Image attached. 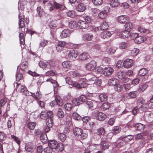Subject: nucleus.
Here are the masks:
<instances>
[{
  "mask_svg": "<svg viewBox=\"0 0 153 153\" xmlns=\"http://www.w3.org/2000/svg\"><path fill=\"white\" fill-rule=\"evenodd\" d=\"M91 21L90 17L85 15H83L77 23L79 27L82 29L87 28L89 27Z\"/></svg>",
  "mask_w": 153,
  "mask_h": 153,
  "instance_id": "nucleus-1",
  "label": "nucleus"
},
{
  "mask_svg": "<svg viewBox=\"0 0 153 153\" xmlns=\"http://www.w3.org/2000/svg\"><path fill=\"white\" fill-rule=\"evenodd\" d=\"M144 100L143 98L138 99L137 101V106L132 110V113L134 115L136 114L137 112L142 113L144 111V108L141 104H143Z\"/></svg>",
  "mask_w": 153,
  "mask_h": 153,
  "instance_id": "nucleus-2",
  "label": "nucleus"
},
{
  "mask_svg": "<svg viewBox=\"0 0 153 153\" xmlns=\"http://www.w3.org/2000/svg\"><path fill=\"white\" fill-rule=\"evenodd\" d=\"M25 16L23 13L22 10L21 12H19V25L20 28V31L22 32L25 31V29L24 28L25 27V20L24 18Z\"/></svg>",
  "mask_w": 153,
  "mask_h": 153,
  "instance_id": "nucleus-3",
  "label": "nucleus"
},
{
  "mask_svg": "<svg viewBox=\"0 0 153 153\" xmlns=\"http://www.w3.org/2000/svg\"><path fill=\"white\" fill-rule=\"evenodd\" d=\"M131 36L134 38L135 42L137 44H140L146 40V38L142 36H139L138 33H132Z\"/></svg>",
  "mask_w": 153,
  "mask_h": 153,
  "instance_id": "nucleus-4",
  "label": "nucleus"
},
{
  "mask_svg": "<svg viewBox=\"0 0 153 153\" xmlns=\"http://www.w3.org/2000/svg\"><path fill=\"white\" fill-rule=\"evenodd\" d=\"M96 62L94 60L91 61L89 62L86 64L85 66V68L88 71L94 70L97 67Z\"/></svg>",
  "mask_w": 153,
  "mask_h": 153,
  "instance_id": "nucleus-5",
  "label": "nucleus"
},
{
  "mask_svg": "<svg viewBox=\"0 0 153 153\" xmlns=\"http://www.w3.org/2000/svg\"><path fill=\"white\" fill-rule=\"evenodd\" d=\"M117 21L120 24H125L128 22L129 19L126 15H122L118 16L117 18Z\"/></svg>",
  "mask_w": 153,
  "mask_h": 153,
  "instance_id": "nucleus-6",
  "label": "nucleus"
},
{
  "mask_svg": "<svg viewBox=\"0 0 153 153\" xmlns=\"http://www.w3.org/2000/svg\"><path fill=\"white\" fill-rule=\"evenodd\" d=\"M88 82H91V84H94L96 85L100 86L101 84L102 81L100 79L97 78V77L94 76L91 77L90 79L87 80Z\"/></svg>",
  "mask_w": 153,
  "mask_h": 153,
  "instance_id": "nucleus-7",
  "label": "nucleus"
},
{
  "mask_svg": "<svg viewBox=\"0 0 153 153\" xmlns=\"http://www.w3.org/2000/svg\"><path fill=\"white\" fill-rule=\"evenodd\" d=\"M96 147L97 150L102 149L105 150L108 148L109 146V143L106 141H103L101 142L99 145L96 144Z\"/></svg>",
  "mask_w": 153,
  "mask_h": 153,
  "instance_id": "nucleus-8",
  "label": "nucleus"
},
{
  "mask_svg": "<svg viewBox=\"0 0 153 153\" xmlns=\"http://www.w3.org/2000/svg\"><path fill=\"white\" fill-rule=\"evenodd\" d=\"M67 43L64 41H59L56 45V50L58 52L61 51L66 47Z\"/></svg>",
  "mask_w": 153,
  "mask_h": 153,
  "instance_id": "nucleus-9",
  "label": "nucleus"
},
{
  "mask_svg": "<svg viewBox=\"0 0 153 153\" xmlns=\"http://www.w3.org/2000/svg\"><path fill=\"white\" fill-rule=\"evenodd\" d=\"M94 116L97 120L100 121L104 120L107 117L105 114L100 112H96Z\"/></svg>",
  "mask_w": 153,
  "mask_h": 153,
  "instance_id": "nucleus-10",
  "label": "nucleus"
},
{
  "mask_svg": "<svg viewBox=\"0 0 153 153\" xmlns=\"http://www.w3.org/2000/svg\"><path fill=\"white\" fill-rule=\"evenodd\" d=\"M133 64L134 61L132 59H127L124 61L123 65L125 68H128L131 67Z\"/></svg>",
  "mask_w": 153,
  "mask_h": 153,
  "instance_id": "nucleus-11",
  "label": "nucleus"
},
{
  "mask_svg": "<svg viewBox=\"0 0 153 153\" xmlns=\"http://www.w3.org/2000/svg\"><path fill=\"white\" fill-rule=\"evenodd\" d=\"M117 76L119 79L125 82H128L129 80V79L126 77V72L123 71H120L118 72Z\"/></svg>",
  "mask_w": 153,
  "mask_h": 153,
  "instance_id": "nucleus-12",
  "label": "nucleus"
},
{
  "mask_svg": "<svg viewBox=\"0 0 153 153\" xmlns=\"http://www.w3.org/2000/svg\"><path fill=\"white\" fill-rule=\"evenodd\" d=\"M39 66L44 69H50L51 67V63L49 62L40 61L39 63Z\"/></svg>",
  "mask_w": 153,
  "mask_h": 153,
  "instance_id": "nucleus-13",
  "label": "nucleus"
},
{
  "mask_svg": "<svg viewBox=\"0 0 153 153\" xmlns=\"http://www.w3.org/2000/svg\"><path fill=\"white\" fill-rule=\"evenodd\" d=\"M71 33V31L68 29H65L62 32L60 35L61 39H64L69 37Z\"/></svg>",
  "mask_w": 153,
  "mask_h": 153,
  "instance_id": "nucleus-14",
  "label": "nucleus"
},
{
  "mask_svg": "<svg viewBox=\"0 0 153 153\" xmlns=\"http://www.w3.org/2000/svg\"><path fill=\"white\" fill-rule=\"evenodd\" d=\"M63 68L67 70H69L72 67V62L70 60H66L62 63Z\"/></svg>",
  "mask_w": 153,
  "mask_h": 153,
  "instance_id": "nucleus-15",
  "label": "nucleus"
},
{
  "mask_svg": "<svg viewBox=\"0 0 153 153\" xmlns=\"http://www.w3.org/2000/svg\"><path fill=\"white\" fill-rule=\"evenodd\" d=\"M79 55V53L77 51L71 50L68 54V57L71 59H74L76 58Z\"/></svg>",
  "mask_w": 153,
  "mask_h": 153,
  "instance_id": "nucleus-16",
  "label": "nucleus"
},
{
  "mask_svg": "<svg viewBox=\"0 0 153 153\" xmlns=\"http://www.w3.org/2000/svg\"><path fill=\"white\" fill-rule=\"evenodd\" d=\"M114 70L112 68L108 66L104 68L103 75L105 76H109L112 74Z\"/></svg>",
  "mask_w": 153,
  "mask_h": 153,
  "instance_id": "nucleus-17",
  "label": "nucleus"
},
{
  "mask_svg": "<svg viewBox=\"0 0 153 153\" xmlns=\"http://www.w3.org/2000/svg\"><path fill=\"white\" fill-rule=\"evenodd\" d=\"M25 149L28 152H33L35 149V146L32 143H29L26 144Z\"/></svg>",
  "mask_w": 153,
  "mask_h": 153,
  "instance_id": "nucleus-18",
  "label": "nucleus"
},
{
  "mask_svg": "<svg viewBox=\"0 0 153 153\" xmlns=\"http://www.w3.org/2000/svg\"><path fill=\"white\" fill-rule=\"evenodd\" d=\"M121 130V128L119 126H114L112 130L113 131V133H109L108 135L107 136L109 137V136H112L113 135V133L114 134H118L120 132Z\"/></svg>",
  "mask_w": 153,
  "mask_h": 153,
  "instance_id": "nucleus-19",
  "label": "nucleus"
},
{
  "mask_svg": "<svg viewBox=\"0 0 153 153\" xmlns=\"http://www.w3.org/2000/svg\"><path fill=\"white\" fill-rule=\"evenodd\" d=\"M19 37L21 48H24L25 47V40L24 34L22 33H20L19 34Z\"/></svg>",
  "mask_w": 153,
  "mask_h": 153,
  "instance_id": "nucleus-20",
  "label": "nucleus"
},
{
  "mask_svg": "<svg viewBox=\"0 0 153 153\" xmlns=\"http://www.w3.org/2000/svg\"><path fill=\"white\" fill-rule=\"evenodd\" d=\"M89 54L86 52L81 53L79 56V59L81 61L86 60L88 57Z\"/></svg>",
  "mask_w": 153,
  "mask_h": 153,
  "instance_id": "nucleus-21",
  "label": "nucleus"
},
{
  "mask_svg": "<svg viewBox=\"0 0 153 153\" xmlns=\"http://www.w3.org/2000/svg\"><path fill=\"white\" fill-rule=\"evenodd\" d=\"M31 95L36 100H38L42 97V94L40 91H38L36 93H31Z\"/></svg>",
  "mask_w": 153,
  "mask_h": 153,
  "instance_id": "nucleus-22",
  "label": "nucleus"
},
{
  "mask_svg": "<svg viewBox=\"0 0 153 153\" xmlns=\"http://www.w3.org/2000/svg\"><path fill=\"white\" fill-rule=\"evenodd\" d=\"M111 35V34L110 31H105L101 33V37L103 39H105L109 37Z\"/></svg>",
  "mask_w": 153,
  "mask_h": 153,
  "instance_id": "nucleus-23",
  "label": "nucleus"
},
{
  "mask_svg": "<svg viewBox=\"0 0 153 153\" xmlns=\"http://www.w3.org/2000/svg\"><path fill=\"white\" fill-rule=\"evenodd\" d=\"M130 31L126 30L121 32L120 34V37L123 38H128L131 35Z\"/></svg>",
  "mask_w": 153,
  "mask_h": 153,
  "instance_id": "nucleus-24",
  "label": "nucleus"
},
{
  "mask_svg": "<svg viewBox=\"0 0 153 153\" xmlns=\"http://www.w3.org/2000/svg\"><path fill=\"white\" fill-rule=\"evenodd\" d=\"M58 142L55 140H51L48 143L49 147L53 149H56L57 147Z\"/></svg>",
  "mask_w": 153,
  "mask_h": 153,
  "instance_id": "nucleus-25",
  "label": "nucleus"
},
{
  "mask_svg": "<svg viewBox=\"0 0 153 153\" xmlns=\"http://www.w3.org/2000/svg\"><path fill=\"white\" fill-rule=\"evenodd\" d=\"M120 4V2L118 0H111L110 2V5L112 7H117Z\"/></svg>",
  "mask_w": 153,
  "mask_h": 153,
  "instance_id": "nucleus-26",
  "label": "nucleus"
},
{
  "mask_svg": "<svg viewBox=\"0 0 153 153\" xmlns=\"http://www.w3.org/2000/svg\"><path fill=\"white\" fill-rule=\"evenodd\" d=\"M94 101L93 102L90 100H88L86 102V104L88 106V108H90L94 109L97 107Z\"/></svg>",
  "mask_w": 153,
  "mask_h": 153,
  "instance_id": "nucleus-27",
  "label": "nucleus"
},
{
  "mask_svg": "<svg viewBox=\"0 0 153 153\" xmlns=\"http://www.w3.org/2000/svg\"><path fill=\"white\" fill-rule=\"evenodd\" d=\"M125 24L124 27L126 30L130 31L131 30L133 29L134 27V25L132 23L129 22L128 23L127 22Z\"/></svg>",
  "mask_w": 153,
  "mask_h": 153,
  "instance_id": "nucleus-28",
  "label": "nucleus"
},
{
  "mask_svg": "<svg viewBox=\"0 0 153 153\" xmlns=\"http://www.w3.org/2000/svg\"><path fill=\"white\" fill-rule=\"evenodd\" d=\"M86 8L85 5L82 3H80L78 4L76 9L79 12H83L84 11Z\"/></svg>",
  "mask_w": 153,
  "mask_h": 153,
  "instance_id": "nucleus-29",
  "label": "nucleus"
},
{
  "mask_svg": "<svg viewBox=\"0 0 153 153\" xmlns=\"http://www.w3.org/2000/svg\"><path fill=\"white\" fill-rule=\"evenodd\" d=\"M55 101L57 104L61 106L63 104L62 99L59 96L56 95L55 97Z\"/></svg>",
  "mask_w": 153,
  "mask_h": 153,
  "instance_id": "nucleus-30",
  "label": "nucleus"
},
{
  "mask_svg": "<svg viewBox=\"0 0 153 153\" xmlns=\"http://www.w3.org/2000/svg\"><path fill=\"white\" fill-rule=\"evenodd\" d=\"M148 73V71L146 68H142L140 69L138 73V75L140 76H144Z\"/></svg>",
  "mask_w": 153,
  "mask_h": 153,
  "instance_id": "nucleus-31",
  "label": "nucleus"
},
{
  "mask_svg": "<svg viewBox=\"0 0 153 153\" xmlns=\"http://www.w3.org/2000/svg\"><path fill=\"white\" fill-rule=\"evenodd\" d=\"M138 30L140 33H145L147 34L149 33V32L148 29L144 27L143 26H140L138 27Z\"/></svg>",
  "mask_w": 153,
  "mask_h": 153,
  "instance_id": "nucleus-32",
  "label": "nucleus"
},
{
  "mask_svg": "<svg viewBox=\"0 0 153 153\" xmlns=\"http://www.w3.org/2000/svg\"><path fill=\"white\" fill-rule=\"evenodd\" d=\"M83 130L81 128L76 127L74 128V133L75 135L77 136H79L82 132Z\"/></svg>",
  "mask_w": 153,
  "mask_h": 153,
  "instance_id": "nucleus-33",
  "label": "nucleus"
},
{
  "mask_svg": "<svg viewBox=\"0 0 153 153\" xmlns=\"http://www.w3.org/2000/svg\"><path fill=\"white\" fill-rule=\"evenodd\" d=\"M135 127L137 130L142 131L144 130L145 126L142 124L138 123L136 124Z\"/></svg>",
  "mask_w": 153,
  "mask_h": 153,
  "instance_id": "nucleus-34",
  "label": "nucleus"
},
{
  "mask_svg": "<svg viewBox=\"0 0 153 153\" xmlns=\"http://www.w3.org/2000/svg\"><path fill=\"white\" fill-rule=\"evenodd\" d=\"M54 8L59 9L61 10H63L65 8V7L63 5L55 2L53 3Z\"/></svg>",
  "mask_w": 153,
  "mask_h": 153,
  "instance_id": "nucleus-35",
  "label": "nucleus"
},
{
  "mask_svg": "<svg viewBox=\"0 0 153 153\" xmlns=\"http://www.w3.org/2000/svg\"><path fill=\"white\" fill-rule=\"evenodd\" d=\"M99 98L101 102H104L107 100L108 96L106 94L102 93L100 94Z\"/></svg>",
  "mask_w": 153,
  "mask_h": 153,
  "instance_id": "nucleus-36",
  "label": "nucleus"
},
{
  "mask_svg": "<svg viewBox=\"0 0 153 153\" xmlns=\"http://www.w3.org/2000/svg\"><path fill=\"white\" fill-rule=\"evenodd\" d=\"M69 27L72 29L76 28L78 26L77 23L74 21H71L69 23Z\"/></svg>",
  "mask_w": 153,
  "mask_h": 153,
  "instance_id": "nucleus-37",
  "label": "nucleus"
},
{
  "mask_svg": "<svg viewBox=\"0 0 153 153\" xmlns=\"http://www.w3.org/2000/svg\"><path fill=\"white\" fill-rule=\"evenodd\" d=\"M105 132V129L101 127L97 129L95 133L98 135H103Z\"/></svg>",
  "mask_w": 153,
  "mask_h": 153,
  "instance_id": "nucleus-38",
  "label": "nucleus"
},
{
  "mask_svg": "<svg viewBox=\"0 0 153 153\" xmlns=\"http://www.w3.org/2000/svg\"><path fill=\"white\" fill-rule=\"evenodd\" d=\"M28 63L27 61H24L20 64V66L21 69L23 70L28 68Z\"/></svg>",
  "mask_w": 153,
  "mask_h": 153,
  "instance_id": "nucleus-39",
  "label": "nucleus"
},
{
  "mask_svg": "<svg viewBox=\"0 0 153 153\" xmlns=\"http://www.w3.org/2000/svg\"><path fill=\"white\" fill-rule=\"evenodd\" d=\"M20 91L21 92H23L24 94L26 96H27L28 94V91H27L26 87L24 85H22L19 88Z\"/></svg>",
  "mask_w": 153,
  "mask_h": 153,
  "instance_id": "nucleus-40",
  "label": "nucleus"
},
{
  "mask_svg": "<svg viewBox=\"0 0 153 153\" xmlns=\"http://www.w3.org/2000/svg\"><path fill=\"white\" fill-rule=\"evenodd\" d=\"M137 94L138 92L137 91H132L128 93V96L131 98H134L137 97Z\"/></svg>",
  "mask_w": 153,
  "mask_h": 153,
  "instance_id": "nucleus-41",
  "label": "nucleus"
},
{
  "mask_svg": "<svg viewBox=\"0 0 153 153\" xmlns=\"http://www.w3.org/2000/svg\"><path fill=\"white\" fill-rule=\"evenodd\" d=\"M72 117L73 119L77 121L82 120V117L78 113L74 112L72 114Z\"/></svg>",
  "mask_w": 153,
  "mask_h": 153,
  "instance_id": "nucleus-42",
  "label": "nucleus"
},
{
  "mask_svg": "<svg viewBox=\"0 0 153 153\" xmlns=\"http://www.w3.org/2000/svg\"><path fill=\"white\" fill-rule=\"evenodd\" d=\"M37 11L39 16L40 17L42 16L45 15V13L43 9L40 7L37 8Z\"/></svg>",
  "mask_w": 153,
  "mask_h": 153,
  "instance_id": "nucleus-43",
  "label": "nucleus"
},
{
  "mask_svg": "<svg viewBox=\"0 0 153 153\" xmlns=\"http://www.w3.org/2000/svg\"><path fill=\"white\" fill-rule=\"evenodd\" d=\"M128 46V44L125 42H121L119 44V47L121 49H125Z\"/></svg>",
  "mask_w": 153,
  "mask_h": 153,
  "instance_id": "nucleus-44",
  "label": "nucleus"
},
{
  "mask_svg": "<svg viewBox=\"0 0 153 153\" xmlns=\"http://www.w3.org/2000/svg\"><path fill=\"white\" fill-rule=\"evenodd\" d=\"M53 123V119L52 117H48L46 118V125L52 127Z\"/></svg>",
  "mask_w": 153,
  "mask_h": 153,
  "instance_id": "nucleus-45",
  "label": "nucleus"
},
{
  "mask_svg": "<svg viewBox=\"0 0 153 153\" xmlns=\"http://www.w3.org/2000/svg\"><path fill=\"white\" fill-rule=\"evenodd\" d=\"M93 37V35L89 34H86L83 36L84 39L87 41L91 40Z\"/></svg>",
  "mask_w": 153,
  "mask_h": 153,
  "instance_id": "nucleus-46",
  "label": "nucleus"
},
{
  "mask_svg": "<svg viewBox=\"0 0 153 153\" xmlns=\"http://www.w3.org/2000/svg\"><path fill=\"white\" fill-rule=\"evenodd\" d=\"M64 149L63 144L61 143H58L57 147L56 148V150L58 152H61Z\"/></svg>",
  "mask_w": 153,
  "mask_h": 153,
  "instance_id": "nucleus-47",
  "label": "nucleus"
},
{
  "mask_svg": "<svg viewBox=\"0 0 153 153\" xmlns=\"http://www.w3.org/2000/svg\"><path fill=\"white\" fill-rule=\"evenodd\" d=\"M66 135L63 133H60L58 134L59 139L61 142L64 141L66 139Z\"/></svg>",
  "mask_w": 153,
  "mask_h": 153,
  "instance_id": "nucleus-48",
  "label": "nucleus"
},
{
  "mask_svg": "<svg viewBox=\"0 0 153 153\" xmlns=\"http://www.w3.org/2000/svg\"><path fill=\"white\" fill-rule=\"evenodd\" d=\"M114 88L115 91L119 92L123 89V87L122 85L117 84L115 85Z\"/></svg>",
  "mask_w": 153,
  "mask_h": 153,
  "instance_id": "nucleus-49",
  "label": "nucleus"
},
{
  "mask_svg": "<svg viewBox=\"0 0 153 153\" xmlns=\"http://www.w3.org/2000/svg\"><path fill=\"white\" fill-rule=\"evenodd\" d=\"M64 113L62 109L61 108H59L57 112V116L59 118H61L64 117Z\"/></svg>",
  "mask_w": 153,
  "mask_h": 153,
  "instance_id": "nucleus-50",
  "label": "nucleus"
},
{
  "mask_svg": "<svg viewBox=\"0 0 153 153\" xmlns=\"http://www.w3.org/2000/svg\"><path fill=\"white\" fill-rule=\"evenodd\" d=\"M65 110L68 111H70L73 108V105L70 103H67L64 105Z\"/></svg>",
  "mask_w": 153,
  "mask_h": 153,
  "instance_id": "nucleus-51",
  "label": "nucleus"
},
{
  "mask_svg": "<svg viewBox=\"0 0 153 153\" xmlns=\"http://www.w3.org/2000/svg\"><path fill=\"white\" fill-rule=\"evenodd\" d=\"M130 53L132 56H136L139 52V50L137 48H134L130 51Z\"/></svg>",
  "mask_w": 153,
  "mask_h": 153,
  "instance_id": "nucleus-52",
  "label": "nucleus"
},
{
  "mask_svg": "<svg viewBox=\"0 0 153 153\" xmlns=\"http://www.w3.org/2000/svg\"><path fill=\"white\" fill-rule=\"evenodd\" d=\"M45 74L47 76H53L57 74V73L55 71L51 70L46 72Z\"/></svg>",
  "mask_w": 153,
  "mask_h": 153,
  "instance_id": "nucleus-53",
  "label": "nucleus"
},
{
  "mask_svg": "<svg viewBox=\"0 0 153 153\" xmlns=\"http://www.w3.org/2000/svg\"><path fill=\"white\" fill-rule=\"evenodd\" d=\"M92 1L94 5L97 6L101 5L103 3V0H92Z\"/></svg>",
  "mask_w": 153,
  "mask_h": 153,
  "instance_id": "nucleus-54",
  "label": "nucleus"
},
{
  "mask_svg": "<svg viewBox=\"0 0 153 153\" xmlns=\"http://www.w3.org/2000/svg\"><path fill=\"white\" fill-rule=\"evenodd\" d=\"M107 14L104 12L102 11L98 13V16L100 18L103 19L105 18L107 16Z\"/></svg>",
  "mask_w": 153,
  "mask_h": 153,
  "instance_id": "nucleus-55",
  "label": "nucleus"
},
{
  "mask_svg": "<svg viewBox=\"0 0 153 153\" xmlns=\"http://www.w3.org/2000/svg\"><path fill=\"white\" fill-rule=\"evenodd\" d=\"M108 25L107 23L105 22L102 23L101 24L100 29L102 30H106L108 28Z\"/></svg>",
  "mask_w": 153,
  "mask_h": 153,
  "instance_id": "nucleus-56",
  "label": "nucleus"
},
{
  "mask_svg": "<svg viewBox=\"0 0 153 153\" xmlns=\"http://www.w3.org/2000/svg\"><path fill=\"white\" fill-rule=\"evenodd\" d=\"M110 104L108 102L104 103L102 105V108L103 111H105L109 108Z\"/></svg>",
  "mask_w": 153,
  "mask_h": 153,
  "instance_id": "nucleus-57",
  "label": "nucleus"
},
{
  "mask_svg": "<svg viewBox=\"0 0 153 153\" xmlns=\"http://www.w3.org/2000/svg\"><path fill=\"white\" fill-rule=\"evenodd\" d=\"M36 126V124L34 122H29L27 124V127L30 129H33Z\"/></svg>",
  "mask_w": 153,
  "mask_h": 153,
  "instance_id": "nucleus-58",
  "label": "nucleus"
},
{
  "mask_svg": "<svg viewBox=\"0 0 153 153\" xmlns=\"http://www.w3.org/2000/svg\"><path fill=\"white\" fill-rule=\"evenodd\" d=\"M73 86L75 87L78 88H84L85 87V85H80V84H79L78 83L76 82H74L73 84H72V85Z\"/></svg>",
  "mask_w": 153,
  "mask_h": 153,
  "instance_id": "nucleus-59",
  "label": "nucleus"
},
{
  "mask_svg": "<svg viewBox=\"0 0 153 153\" xmlns=\"http://www.w3.org/2000/svg\"><path fill=\"white\" fill-rule=\"evenodd\" d=\"M7 101V99L5 98H2L0 101V106L2 107L4 106Z\"/></svg>",
  "mask_w": 153,
  "mask_h": 153,
  "instance_id": "nucleus-60",
  "label": "nucleus"
},
{
  "mask_svg": "<svg viewBox=\"0 0 153 153\" xmlns=\"http://www.w3.org/2000/svg\"><path fill=\"white\" fill-rule=\"evenodd\" d=\"M117 81V80L115 79H111L109 80V83L110 85H115L117 84L116 82Z\"/></svg>",
  "mask_w": 153,
  "mask_h": 153,
  "instance_id": "nucleus-61",
  "label": "nucleus"
},
{
  "mask_svg": "<svg viewBox=\"0 0 153 153\" xmlns=\"http://www.w3.org/2000/svg\"><path fill=\"white\" fill-rule=\"evenodd\" d=\"M73 103L75 106L79 105L81 103L79 98H76L73 100Z\"/></svg>",
  "mask_w": 153,
  "mask_h": 153,
  "instance_id": "nucleus-62",
  "label": "nucleus"
},
{
  "mask_svg": "<svg viewBox=\"0 0 153 153\" xmlns=\"http://www.w3.org/2000/svg\"><path fill=\"white\" fill-rule=\"evenodd\" d=\"M47 113L46 111H42L40 114V118L42 119H45L47 118Z\"/></svg>",
  "mask_w": 153,
  "mask_h": 153,
  "instance_id": "nucleus-63",
  "label": "nucleus"
},
{
  "mask_svg": "<svg viewBox=\"0 0 153 153\" xmlns=\"http://www.w3.org/2000/svg\"><path fill=\"white\" fill-rule=\"evenodd\" d=\"M52 149L49 146L44 149V152L45 153H52Z\"/></svg>",
  "mask_w": 153,
  "mask_h": 153,
  "instance_id": "nucleus-64",
  "label": "nucleus"
}]
</instances>
